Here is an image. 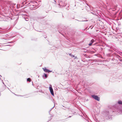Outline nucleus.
<instances>
[{
    "label": "nucleus",
    "mask_w": 122,
    "mask_h": 122,
    "mask_svg": "<svg viewBox=\"0 0 122 122\" xmlns=\"http://www.w3.org/2000/svg\"><path fill=\"white\" fill-rule=\"evenodd\" d=\"M52 71H50L48 70V71H47V72L48 73L49 72H51Z\"/></svg>",
    "instance_id": "13"
},
{
    "label": "nucleus",
    "mask_w": 122,
    "mask_h": 122,
    "mask_svg": "<svg viewBox=\"0 0 122 122\" xmlns=\"http://www.w3.org/2000/svg\"><path fill=\"white\" fill-rule=\"evenodd\" d=\"M17 96H22L21 95H17Z\"/></svg>",
    "instance_id": "15"
},
{
    "label": "nucleus",
    "mask_w": 122,
    "mask_h": 122,
    "mask_svg": "<svg viewBox=\"0 0 122 122\" xmlns=\"http://www.w3.org/2000/svg\"><path fill=\"white\" fill-rule=\"evenodd\" d=\"M28 4H29V6L30 9L35 10L38 7L37 2L36 1L30 2H28Z\"/></svg>",
    "instance_id": "1"
},
{
    "label": "nucleus",
    "mask_w": 122,
    "mask_h": 122,
    "mask_svg": "<svg viewBox=\"0 0 122 122\" xmlns=\"http://www.w3.org/2000/svg\"><path fill=\"white\" fill-rule=\"evenodd\" d=\"M71 117V116H69V117Z\"/></svg>",
    "instance_id": "18"
},
{
    "label": "nucleus",
    "mask_w": 122,
    "mask_h": 122,
    "mask_svg": "<svg viewBox=\"0 0 122 122\" xmlns=\"http://www.w3.org/2000/svg\"><path fill=\"white\" fill-rule=\"evenodd\" d=\"M3 84H4V83L3 82Z\"/></svg>",
    "instance_id": "17"
},
{
    "label": "nucleus",
    "mask_w": 122,
    "mask_h": 122,
    "mask_svg": "<svg viewBox=\"0 0 122 122\" xmlns=\"http://www.w3.org/2000/svg\"><path fill=\"white\" fill-rule=\"evenodd\" d=\"M49 89L51 93V94L53 96H54V94L53 91V89L52 88L51 85H50V86L49 87Z\"/></svg>",
    "instance_id": "4"
},
{
    "label": "nucleus",
    "mask_w": 122,
    "mask_h": 122,
    "mask_svg": "<svg viewBox=\"0 0 122 122\" xmlns=\"http://www.w3.org/2000/svg\"><path fill=\"white\" fill-rule=\"evenodd\" d=\"M121 53L122 54V52H121Z\"/></svg>",
    "instance_id": "21"
},
{
    "label": "nucleus",
    "mask_w": 122,
    "mask_h": 122,
    "mask_svg": "<svg viewBox=\"0 0 122 122\" xmlns=\"http://www.w3.org/2000/svg\"><path fill=\"white\" fill-rule=\"evenodd\" d=\"M0 77H2V76H1V75H0ZM0 79H1V78H0Z\"/></svg>",
    "instance_id": "16"
},
{
    "label": "nucleus",
    "mask_w": 122,
    "mask_h": 122,
    "mask_svg": "<svg viewBox=\"0 0 122 122\" xmlns=\"http://www.w3.org/2000/svg\"><path fill=\"white\" fill-rule=\"evenodd\" d=\"M28 2H26V1H24L23 2H22L21 3V5L22 6L24 5L25 6H26L27 5H28L29 6V4H28L27 3Z\"/></svg>",
    "instance_id": "5"
},
{
    "label": "nucleus",
    "mask_w": 122,
    "mask_h": 122,
    "mask_svg": "<svg viewBox=\"0 0 122 122\" xmlns=\"http://www.w3.org/2000/svg\"><path fill=\"white\" fill-rule=\"evenodd\" d=\"M92 43H90L89 44V46H91V45H92Z\"/></svg>",
    "instance_id": "14"
},
{
    "label": "nucleus",
    "mask_w": 122,
    "mask_h": 122,
    "mask_svg": "<svg viewBox=\"0 0 122 122\" xmlns=\"http://www.w3.org/2000/svg\"><path fill=\"white\" fill-rule=\"evenodd\" d=\"M31 79L30 78H28L27 79V81L29 82H30L31 81Z\"/></svg>",
    "instance_id": "8"
},
{
    "label": "nucleus",
    "mask_w": 122,
    "mask_h": 122,
    "mask_svg": "<svg viewBox=\"0 0 122 122\" xmlns=\"http://www.w3.org/2000/svg\"><path fill=\"white\" fill-rule=\"evenodd\" d=\"M118 103L119 104L122 105V102L121 101H119L118 102Z\"/></svg>",
    "instance_id": "7"
},
{
    "label": "nucleus",
    "mask_w": 122,
    "mask_h": 122,
    "mask_svg": "<svg viewBox=\"0 0 122 122\" xmlns=\"http://www.w3.org/2000/svg\"><path fill=\"white\" fill-rule=\"evenodd\" d=\"M94 40L93 39H92V40L90 42V43H92V44L94 42Z\"/></svg>",
    "instance_id": "9"
},
{
    "label": "nucleus",
    "mask_w": 122,
    "mask_h": 122,
    "mask_svg": "<svg viewBox=\"0 0 122 122\" xmlns=\"http://www.w3.org/2000/svg\"><path fill=\"white\" fill-rule=\"evenodd\" d=\"M44 74V75L45 77L46 78H47V74L45 73Z\"/></svg>",
    "instance_id": "12"
},
{
    "label": "nucleus",
    "mask_w": 122,
    "mask_h": 122,
    "mask_svg": "<svg viewBox=\"0 0 122 122\" xmlns=\"http://www.w3.org/2000/svg\"><path fill=\"white\" fill-rule=\"evenodd\" d=\"M91 97L95 100L98 101H99L100 100V98L97 95H92L91 96Z\"/></svg>",
    "instance_id": "3"
},
{
    "label": "nucleus",
    "mask_w": 122,
    "mask_h": 122,
    "mask_svg": "<svg viewBox=\"0 0 122 122\" xmlns=\"http://www.w3.org/2000/svg\"><path fill=\"white\" fill-rule=\"evenodd\" d=\"M69 55L71 56V57H73L74 56L72 55L71 53L69 54Z\"/></svg>",
    "instance_id": "10"
},
{
    "label": "nucleus",
    "mask_w": 122,
    "mask_h": 122,
    "mask_svg": "<svg viewBox=\"0 0 122 122\" xmlns=\"http://www.w3.org/2000/svg\"><path fill=\"white\" fill-rule=\"evenodd\" d=\"M111 116L110 115L109 112L108 111H106L104 113L103 117L106 119L108 120L111 119Z\"/></svg>",
    "instance_id": "2"
},
{
    "label": "nucleus",
    "mask_w": 122,
    "mask_h": 122,
    "mask_svg": "<svg viewBox=\"0 0 122 122\" xmlns=\"http://www.w3.org/2000/svg\"><path fill=\"white\" fill-rule=\"evenodd\" d=\"M43 70L44 71L46 72H47L48 70L46 69V67L43 68Z\"/></svg>",
    "instance_id": "6"
},
{
    "label": "nucleus",
    "mask_w": 122,
    "mask_h": 122,
    "mask_svg": "<svg viewBox=\"0 0 122 122\" xmlns=\"http://www.w3.org/2000/svg\"><path fill=\"white\" fill-rule=\"evenodd\" d=\"M25 20L26 21H28L29 20V19H28V18H25Z\"/></svg>",
    "instance_id": "11"
},
{
    "label": "nucleus",
    "mask_w": 122,
    "mask_h": 122,
    "mask_svg": "<svg viewBox=\"0 0 122 122\" xmlns=\"http://www.w3.org/2000/svg\"><path fill=\"white\" fill-rule=\"evenodd\" d=\"M11 42H10V43H11Z\"/></svg>",
    "instance_id": "20"
},
{
    "label": "nucleus",
    "mask_w": 122,
    "mask_h": 122,
    "mask_svg": "<svg viewBox=\"0 0 122 122\" xmlns=\"http://www.w3.org/2000/svg\"><path fill=\"white\" fill-rule=\"evenodd\" d=\"M120 61H121V60H120Z\"/></svg>",
    "instance_id": "19"
}]
</instances>
